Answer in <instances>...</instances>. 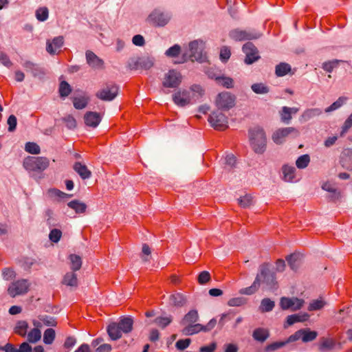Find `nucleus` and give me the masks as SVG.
<instances>
[{
    "label": "nucleus",
    "mask_w": 352,
    "mask_h": 352,
    "mask_svg": "<svg viewBox=\"0 0 352 352\" xmlns=\"http://www.w3.org/2000/svg\"><path fill=\"white\" fill-rule=\"evenodd\" d=\"M340 61L341 60H332L327 61L322 64V67L324 71L327 72H331L334 68L338 66V64Z\"/></svg>",
    "instance_id": "52"
},
{
    "label": "nucleus",
    "mask_w": 352,
    "mask_h": 352,
    "mask_svg": "<svg viewBox=\"0 0 352 352\" xmlns=\"http://www.w3.org/2000/svg\"><path fill=\"white\" fill-rule=\"evenodd\" d=\"M198 318L199 316L197 311L196 310H191L185 315L182 320V323L186 325L195 323L197 321Z\"/></svg>",
    "instance_id": "35"
},
{
    "label": "nucleus",
    "mask_w": 352,
    "mask_h": 352,
    "mask_svg": "<svg viewBox=\"0 0 352 352\" xmlns=\"http://www.w3.org/2000/svg\"><path fill=\"white\" fill-rule=\"evenodd\" d=\"M265 283L269 287L272 288L275 285V278L273 274H270L268 265L264 263L259 267V273L257 274L252 285L248 287L241 289V294L251 295L255 293L261 283Z\"/></svg>",
    "instance_id": "2"
},
{
    "label": "nucleus",
    "mask_w": 352,
    "mask_h": 352,
    "mask_svg": "<svg viewBox=\"0 0 352 352\" xmlns=\"http://www.w3.org/2000/svg\"><path fill=\"white\" fill-rule=\"evenodd\" d=\"M64 39L63 36H57L52 41H47L46 50L50 54H58L63 45Z\"/></svg>",
    "instance_id": "18"
},
{
    "label": "nucleus",
    "mask_w": 352,
    "mask_h": 352,
    "mask_svg": "<svg viewBox=\"0 0 352 352\" xmlns=\"http://www.w3.org/2000/svg\"><path fill=\"white\" fill-rule=\"evenodd\" d=\"M28 329V322L24 320H21L16 323L14 331H15L16 333L19 334L21 336L24 337L27 334Z\"/></svg>",
    "instance_id": "37"
},
{
    "label": "nucleus",
    "mask_w": 352,
    "mask_h": 352,
    "mask_svg": "<svg viewBox=\"0 0 352 352\" xmlns=\"http://www.w3.org/2000/svg\"><path fill=\"white\" fill-rule=\"evenodd\" d=\"M33 324L36 327L28 333V340L30 342L35 343L38 342L41 338V332L38 328L41 326V323L36 320H34Z\"/></svg>",
    "instance_id": "24"
},
{
    "label": "nucleus",
    "mask_w": 352,
    "mask_h": 352,
    "mask_svg": "<svg viewBox=\"0 0 352 352\" xmlns=\"http://www.w3.org/2000/svg\"><path fill=\"white\" fill-rule=\"evenodd\" d=\"M74 106L77 109H84L88 102L87 99L85 97L75 98L74 99Z\"/></svg>",
    "instance_id": "55"
},
{
    "label": "nucleus",
    "mask_w": 352,
    "mask_h": 352,
    "mask_svg": "<svg viewBox=\"0 0 352 352\" xmlns=\"http://www.w3.org/2000/svg\"><path fill=\"white\" fill-rule=\"evenodd\" d=\"M317 336L318 333L315 331H311L309 329H302L290 336L287 342H294L301 339L303 342H308L314 340Z\"/></svg>",
    "instance_id": "14"
},
{
    "label": "nucleus",
    "mask_w": 352,
    "mask_h": 352,
    "mask_svg": "<svg viewBox=\"0 0 352 352\" xmlns=\"http://www.w3.org/2000/svg\"><path fill=\"white\" fill-rule=\"evenodd\" d=\"M352 126V113L349 115L347 119L345 120L342 128L341 135H343Z\"/></svg>",
    "instance_id": "64"
},
{
    "label": "nucleus",
    "mask_w": 352,
    "mask_h": 352,
    "mask_svg": "<svg viewBox=\"0 0 352 352\" xmlns=\"http://www.w3.org/2000/svg\"><path fill=\"white\" fill-rule=\"evenodd\" d=\"M55 335V331L53 329H46L43 335V342L47 344H52L54 340Z\"/></svg>",
    "instance_id": "49"
},
{
    "label": "nucleus",
    "mask_w": 352,
    "mask_h": 352,
    "mask_svg": "<svg viewBox=\"0 0 352 352\" xmlns=\"http://www.w3.org/2000/svg\"><path fill=\"white\" fill-rule=\"evenodd\" d=\"M288 342H287V340L285 341V342H273V343L269 344L266 347V350L267 351H276L277 349H279L283 347Z\"/></svg>",
    "instance_id": "61"
},
{
    "label": "nucleus",
    "mask_w": 352,
    "mask_h": 352,
    "mask_svg": "<svg viewBox=\"0 0 352 352\" xmlns=\"http://www.w3.org/2000/svg\"><path fill=\"white\" fill-rule=\"evenodd\" d=\"M70 261V268L72 271H78L82 266V259L80 256L76 254H71L69 256Z\"/></svg>",
    "instance_id": "36"
},
{
    "label": "nucleus",
    "mask_w": 352,
    "mask_h": 352,
    "mask_svg": "<svg viewBox=\"0 0 352 352\" xmlns=\"http://www.w3.org/2000/svg\"><path fill=\"white\" fill-rule=\"evenodd\" d=\"M322 114V110L319 108L307 109L303 111L300 116V119L303 122H307L310 119L319 116Z\"/></svg>",
    "instance_id": "27"
},
{
    "label": "nucleus",
    "mask_w": 352,
    "mask_h": 352,
    "mask_svg": "<svg viewBox=\"0 0 352 352\" xmlns=\"http://www.w3.org/2000/svg\"><path fill=\"white\" fill-rule=\"evenodd\" d=\"M348 98L345 96L339 97L336 101L324 109L325 113H330L340 108L347 101Z\"/></svg>",
    "instance_id": "34"
},
{
    "label": "nucleus",
    "mask_w": 352,
    "mask_h": 352,
    "mask_svg": "<svg viewBox=\"0 0 352 352\" xmlns=\"http://www.w3.org/2000/svg\"><path fill=\"white\" fill-rule=\"evenodd\" d=\"M35 16L38 21H45L49 16V10L47 7H41L36 9Z\"/></svg>",
    "instance_id": "38"
},
{
    "label": "nucleus",
    "mask_w": 352,
    "mask_h": 352,
    "mask_svg": "<svg viewBox=\"0 0 352 352\" xmlns=\"http://www.w3.org/2000/svg\"><path fill=\"white\" fill-rule=\"evenodd\" d=\"M3 278L6 280H10L16 277V272L12 268H5L2 271Z\"/></svg>",
    "instance_id": "58"
},
{
    "label": "nucleus",
    "mask_w": 352,
    "mask_h": 352,
    "mask_svg": "<svg viewBox=\"0 0 352 352\" xmlns=\"http://www.w3.org/2000/svg\"><path fill=\"white\" fill-rule=\"evenodd\" d=\"M180 51H181L180 46L178 45H175L173 47L168 49L166 51L165 54L168 57H176L179 54Z\"/></svg>",
    "instance_id": "56"
},
{
    "label": "nucleus",
    "mask_w": 352,
    "mask_h": 352,
    "mask_svg": "<svg viewBox=\"0 0 352 352\" xmlns=\"http://www.w3.org/2000/svg\"><path fill=\"white\" fill-rule=\"evenodd\" d=\"M62 232L60 230L53 229L49 234V238L52 242L57 243L60 240Z\"/></svg>",
    "instance_id": "60"
},
{
    "label": "nucleus",
    "mask_w": 352,
    "mask_h": 352,
    "mask_svg": "<svg viewBox=\"0 0 352 352\" xmlns=\"http://www.w3.org/2000/svg\"><path fill=\"white\" fill-rule=\"evenodd\" d=\"M172 322L170 316L157 317L155 319L154 322L161 328H165Z\"/></svg>",
    "instance_id": "51"
},
{
    "label": "nucleus",
    "mask_w": 352,
    "mask_h": 352,
    "mask_svg": "<svg viewBox=\"0 0 352 352\" xmlns=\"http://www.w3.org/2000/svg\"><path fill=\"white\" fill-rule=\"evenodd\" d=\"M249 136L250 145L254 151L259 154L264 153L267 143L264 131L259 127H255L250 130Z\"/></svg>",
    "instance_id": "3"
},
{
    "label": "nucleus",
    "mask_w": 352,
    "mask_h": 352,
    "mask_svg": "<svg viewBox=\"0 0 352 352\" xmlns=\"http://www.w3.org/2000/svg\"><path fill=\"white\" fill-rule=\"evenodd\" d=\"M25 151L29 153L37 155L41 152L40 146L34 142H27L25 146Z\"/></svg>",
    "instance_id": "48"
},
{
    "label": "nucleus",
    "mask_w": 352,
    "mask_h": 352,
    "mask_svg": "<svg viewBox=\"0 0 352 352\" xmlns=\"http://www.w3.org/2000/svg\"><path fill=\"white\" fill-rule=\"evenodd\" d=\"M217 320L214 318L211 319L206 325L204 326L201 324H190L186 325L182 332L184 335L190 336L197 333L200 331H210L216 325Z\"/></svg>",
    "instance_id": "10"
},
{
    "label": "nucleus",
    "mask_w": 352,
    "mask_h": 352,
    "mask_svg": "<svg viewBox=\"0 0 352 352\" xmlns=\"http://www.w3.org/2000/svg\"><path fill=\"white\" fill-rule=\"evenodd\" d=\"M324 305H325V302L322 298L314 300L310 302V304L308 307V310L309 311L319 310V309H321L322 308H323Z\"/></svg>",
    "instance_id": "50"
},
{
    "label": "nucleus",
    "mask_w": 352,
    "mask_h": 352,
    "mask_svg": "<svg viewBox=\"0 0 352 352\" xmlns=\"http://www.w3.org/2000/svg\"><path fill=\"white\" fill-rule=\"evenodd\" d=\"M252 336L254 340L263 342L270 336V333L267 329L257 328L253 331Z\"/></svg>",
    "instance_id": "30"
},
{
    "label": "nucleus",
    "mask_w": 352,
    "mask_h": 352,
    "mask_svg": "<svg viewBox=\"0 0 352 352\" xmlns=\"http://www.w3.org/2000/svg\"><path fill=\"white\" fill-rule=\"evenodd\" d=\"M208 122L216 130L223 131L228 127L227 116L218 111L212 112L209 116Z\"/></svg>",
    "instance_id": "8"
},
{
    "label": "nucleus",
    "mask_w": 352,
    "mask_h": 352,
    "mask_svg": "<svg viewBox=\"0 0 352 352\" xmlns=\"http://www.w3.org/2000/svg\"><path fill=\"white\" fill-rule=\"evenodd\" d=\"M309 318V315L307 313L293 314L288 316L287 318L286 323L284 324V327L287 328L288 326L292 325L296 322H302L307 320Z\"/></svg>",
    "instance_id": "22"
},
{
    "label": "nucleus",
    "mask_w": 352,
    "mask_h": 352,
    "mask_svg": "<svg viewBox=\"0 0 352 352\" xmlns=\"http://www.w3.org/2000/svg\"><path fill=\"white\" fill-rule=\"evenodd\" d=\"M230 37L234 41H245L256 39L261 36L260 32L254 30H241L239 29L232 30L229 34Z\"/></svg>",
    "instance_id": "15"
},
{
    "label": "nucleus",
    "mask_w": 352,
    "mask_h": 352,
    "mask_svg": "<svg viewBox=\"0 0 352 352\" xmlns=\"http://www.w3.org/2000/svg\"><path fill=\"white\" fill-rule=\"evenodd\" d=\"M204 43L201 41H194L189 43V56L192 61L200 63L206 60V54L204 52Z\"/></svg>",
    "instance_id": "6"
},
{
    "label": "nucleus",
    "mask_w": 352,
    "mask_h": 352,
    "mask_svg": "<svg viewBox=\"0 0 352 352\" xmlns=\"http://www.w3.org/2000/svg\"><path fill=\"white\" fill-rule=\"evenodd\" d=\"M274 302L270 298H264L262 300L260 309L262 312H268L273 309L274 307Z\"/></svg>",
    "instance_id": "44"
},
{
    "label": "nucleus",
    "mask_w": 352,
    "mask_h": 352,
    "mask_svg": "<svg viewBox=\"0 0 352 352\" xmlns=\"http://www.w3.org/2000/svg\"><path fill=\"white\" fill-rule=\"evenodd\" d=\"M299 111L297 107H283L280 113L281 121L284 123L289 124L292 120V114H295Z\"/></svg>",
    "instance_id": "23"
},
{
    "label": "nucleus",
    "mask_w": 352,
    "mask_h": 352,
    "mask_svg": "<svg viewBox=\"0 0 352 352\" xmlns=\"http://www.w3.org/2000/svg\"><path fill=\"white\" fill-rule=\"evenodd\" d=\"M310 162V157L307 154L300 155L296 161L297 168L303 169L307 167Z\"/></svg>",
    "instance_id": "40"
},
{
    "label": "nucleus",
    "mask_w": 352,
    "mask_h": 352,
    "mask_svg": "<svg viewBox=\"0 0 352 352\" xmlns=\"http://www.w3.org/2000/svg\"><path fill=\"white\" fill-rule=\"evenodd\" d=\"M170 19V16L160 10H154L148 16L147 21L154 26H164Z\"/></svg>",
    "instance_id": "13"
},
{
    "label": "nucleus",
    "mask_w": 352,
    "mask_h": 352,
    "mask_svg": "<svg viewBox=\"0 0 352 352\" xmlns=\"http://www.w3.org/2000/svg\"><path fill=\"white\" fill-rule=\"evenodd\" d=\"M210 274L207 271L201 272L197 277L198 283L201 285H204L210 280Z\"/></svg>",
    "instance_id": "57"
},
{
    "label": "nucleus",
    "mask_w": 352,
    "mask_h": 352,
    "mask_svg": "<svg viewBox=\"0 0 352 352\" xmlns=\"http://www.w3.org/2000/svg\"><path fill=\"white\" fill-rule=\"evenodd\" d=\"M212 79L215 80V81L228 89L232 88L234 86L233 80L231 78L223 76H210Z\"/></svg>",
    "instance_id": "31"
},
{
    "label": "nucleus",
    "mask_w": 352,
    "mask_h": 352,
    "mask_svg": "<svg viewBox=\"0 0 352 352\" xmlns=\"http://www.w3.org/2000/svg\"><path fill=\"white\" fill-rule=\"evenodd\" d=\"M230 57V50L228 47H223L220 51V58L222 61L226 62Z\"/></svg>",
    "instance_id": "62"
},
{
    "label": "nucleus",
    "mask_w": 352,
    "mask_h": 352,
    "mask_svg": "<svg viewBox=\"0 0 352 352\" xmlns=\"http://www.w3.org/2000/svg\"><path fill=\"white\" fill-rule=\"evenodd\" d=\"M186 297L180 293L172 294L169 297V303L173 306L182 307L186 304Z\"/></svg>",
    "instance_id": "29"
},
{
    "label": "nucleus",
    "mask_w": 352,
    "mask_h": 352,
    "mask_svg": "<svg viewBox=\"0 0 352 352\" xmlns=\"http://www.w3.org/2000/svg\"><path fill=\"white\" fill-rule=\"evenodd\" d=\"M253 197L250 195H245L238 199V204L242 208H248L253 204Z\"/></svg>",
    "instance_id": "41"
},
{
    "label": "nucleus",
    "mask_w": 352,
    "mask_h": 352,
    "mask_svg": "<svg viewBox=\"0 0 352 352\" xmlns=\"http://www.w3.org/2000/svg\"><path fill=\"white\" fill-rule=\"evenodd\" d=\"M252 90L257 94H265L269 92V88L263 83H254L251 86Z\"/></svg>",
    "instance_id": "46"
},
{
    "label": "nucleus",
    "mask_w": 352,
    "mask_h": 352,
    "mask_svg": "<svg viewBox=\"0 0 352 352\" xmlns=\"http://www.w3.org/2000/svg\"><path fill=\"white\" fill-rule=\"evenodd\" d=\"M286 260L293 270H296L300 265V259L298 254H291L287 257Z\"/></svg>",
    "instance_id": "43"
},
{
    "label": "nucleus",
    "mask_w": 352,
    "mask_h": 352,
    "mask_svg": "<svg viewBox=\"0 0 352 352\" xmlns=\"http://www.w3.org/2000/svg\"><path fill=\"white\" fill-rule=\"evenodd\" d=\"M138 64L140 67L144 69H148L153 67L154 64V59L149 57L140 58L138 61Z\"/></svg>",
    "instance_id": "47"
},
{
    "label": "nucleus",
    "mask_w": 352,
    "mask_h": 352,
    "mask_svg": "<svg viewBox=\"0 0 352 352\" xmlns=\"http://www.w3.org/2000/svg\"><path fill=\"white\" fill-rule=\"evenodd\" d=\"M30 283L26 279H20L12 282L8 288V294L11 297L23 295L29 290Z\"/></svg>",
    "instance_id": "9"
},
{
    "label": "nucleus",
    "mask_w": 352,
    "mask_h": 352,
    "mask_svg": "<svg viewBox=\"0 0 352 352\" xmlns=\"http://www.w3.org/2000/svg\"><path fill=\"white\" fill-rule=\"evenodd\" d=\"M190 343V340L189 338L184 339V340H179L176 344L175 346L177 349L179 350H184L186 349Z\"/></svg>",
    "instance_id": "63"
},
{
    "label": "nucleus",
    "mask_w": 352,
    "mask_h": 352,
    "mask_svg": "<svg viewBox=\"0 0 352 352\" xmlns=\"http://www.w3.org/2000/svg\"><path fill=\"white\" fill-rule=\"evenodd\" d=\"M291 70V67L287 63H280L276 67V74L278 76H283Z\"/></svg>",
    "instance_id": "45"
},
{
    "label": "nucleus",
    "mask_w": 352,
    "mask_h": 352,
    "mask_svg": "<svg viewBox=\"0 0 352 352\" xmlns=\"http://www.w3.org/2000/svg\"><path fill=\"white\" fill-rule=\"evenodd\" d=\"M67 206L75 210L77 214H82L85 212L87 209V205L78 200H73L67 204Z\"/></svg>",
    "instance_id": "33"
},
{
    "label": "nucleus",
    "mask_w": 352,
    "mask_h": 352,
    "mask_svg": "<svg viewBox=\"0 0 352 352\" xmlns=\"http://www.w3.org/2000/svg\"><path fill=\"white\" fill-rule=\"evenodd\" d=\"M243 52L245 54V63L252 64L259 58L258 50L252 43H247L243 47Z\"/></svg>",
    "instance_id": "17"
},
{
    "label": "nucleus",
    "mask_w": 352,
    "mask_h": 352,
    "mask_svg": "<svg viewBox=\"0 0 352 352\" xmlns=\"http://www.w3.org/2000/svg\"><path fill=\"white\" fill-rule=\"evenodd\" d=\"M84 120L85 123L87 126L95 128L100 122L101 118L99 113L96 112L89 111L85 113L84 116Z\"/></svg>",
    "instance_id": "20"
},
{
    "label": "nucleus",
    "mask_w": 352,
    "mask_h": 352,
    "mask_svg": "<svg viewBox=\"0 0 352 352\" xmlns=\"http://www.w3.org/2000/svg\"><path fill=\"white\" fill-rule=\"evenodd\" d=\"M107 332L112 340H116L121 338L122 331L117 323H112L108 326Z\"/></svg>",
    "instance_id": "32"
},
{
    "label": "nucleus",
    "mask_w": 352,
    "mask_h": 352,
    "mask_svg": "<svg viewBox=\"0 0 352 352\" xmlns=\"http://www.w3.org/2000/svg\"><path fill=\"white\" fill-rule=\"evenodd\" d=\"M133 321L131 318L125 317L122 318L117 324L120 327L122 332L128 333L131 332L133 329Z\"/></svg>",
    "instance_id": "28"
},
{
    "label": "nucleus",
    "mask_w": 352,
    "mask_h": 352,
    "mask_svg": "<svg viewBox=\"0 0 352 352\" xmlns=\"http://www.w3.org/2000/svg\"><path fill=\"white\" fill-rule=\"evenodd\" d=\"M71 91H72V89H71L70 85L67 82L63 81L60 82V87H59V92H60V96H62V97L67 96L70 94Z\"/></svg>",
    "instance_id": "54"
},
{
    "label": "nucleus",
    "mask_w": 352,
    "mask_h": 352,
    "mask_svg": "<svg viewBox=\"0 0 352 352\" xmlns=\"http://www.w3.org/2000/svg\"><path fill=\"white\" fill-rule=\"evenodd\" d=\"M204 89L199 85H193L188 89L176 91L173 95V102L179 107H185L196 102L204 95Z\"/></svg>",
    "instance_id": "1"
},
{
    "label": "nucleus",
    "mask_w": 352,
    "mask_h": 352,
    "mask_svg": "<svg viewBox=\"0 0 352 352\" xmlns=\"http://www.w3.org/2000/svg\"><path fill=\"white\" fill-rule=\"evenodd\" d=\"M303 299L298 298H287L283 297L280 301V307L283 310L291 309L292 311H297L304 305Z\"/></svg>",
    "instance_id": "16"
},
{
    "label": "nucleus",
    "mask_w": 352,
    "mask_h": 352,
    "mask_svg": "<svg viewBox=\"0 0 352 352\" xmlns=\"http://www.w3.org/2000/svg\"><path fill=\"white\" fill-rule=\"evenodd\" d=\"M75 272L76 271L67 272L63 278V284L69 287H76L78 286V281Z\"/></svg>",
    "instance_id": "25"
},
{
    "label": "nucleus",
    "mask_w": 352,
    "mask_h": 352,
    "mask_svg": "<svg viewBox=\"0 0 352 352\" xmlns=\"http://www.w3.org/2000/svg\"><path fill=\"white\" fill-rule=\"evenodd\" d=\"M335 344L333 339L322 338L320 340L319 349L320 351H326L331 349Z\"/></svg>",
    "instance_id": "39"
},
{
    "label": "nucleus",
    "mask_w": 352,
    "mask_h": 352,
    "mask_svg": "<svg viewBox=\"0 0 352 352\" xmlns=\"http://www.w3.org/2000/svg\"><path fill=\"white\" fill-rule=\"evenodd\" d=\"M223 162L225 170L230 171L236 164V158L232 154L227 155Z\"/></svg>",
    "instance_id": "42"
},
{
    "label": "nucleus",
    "mask_w": 352,
    "mask_h": 352,
    "mask_svg": "<svg viewBox=\"0 0 352 352\" xmlns=\"http://www.w3.org/2000/svg\"><path fill=\"white\" fill-rule=\"evenodd\" d=\"M246 300L243 297H236L228 300V305L230 307H239L244 305Z\"/></svg>",
    "instance_id": "59"
},
{
    "label": "nucleus",
    "mask_w": 352,
    "mask_h": 352,
    "mask_svg": "<svg viewBox=\"0 0 352 352\" xmlns=\"http://www.w3.org/2000/svg\"><path fill=\"white\" fill-rule=\"evenodd\" d=\"M292 135L294 138L299 135V131L294 127H285L277 129L272 135L273 141L280 144L283 143L287 137Z\"/></svg>",
    "instance_id": "11"
},
{
    "label": "nucleus",
    "mask_w": 352,
    "mask_h": 352,
    "mask_svg": "<svg viewBox=\"0 0 352 352\" xmlns=\"http://www.w3.org/2000/svg\"><path fill=\"white\" fill-rule=\"evenodd\" d=\"M182 81L181 73L175 69H170L164 74L162 80V85L165 87H177Z\"/></svg>",
    "instance_id": "12"
},
{
    "label": "nucleus",
    "mask_w": 352,
    "mask_h": 352,
    "mask_svg": "<svg viewBox=\"0 0 352 352\" xmlns=\"http://www.w3.org/2000/svg\"><path fill=\"white\" fill-rule=\"evenodd\" d=\"M73 168L82 179H89L91 176V172L87 166L80 162H75Z\"/></svg>",
    "instance_id": "21"
},
{
    "label": "nucleus",
    "mask_w": 352,
    "mask_h": 352,
    "mask_svg": "<svg viewBox=\"0 0 352 352\" xmlns=\"http://www.w3.org/2000/svg\"><path fill=\"white\" fill-rule=\"evenodd\" d=\"M48 194L51 197L60 199L69 198L71 197L70 195H68L56 188L50 189L48 190Z\"/></svg>",
    "instance_id": "53"
},
{
    "label": "nucleus",
    "mask_w": 352,
    "mask_h": 352,
    "mask_svg": "<svg viewBox=\"0 0 352 352\" xmlns=\"http://www.w3.org/2000/svg\"><path fill=\"white\" fill-rule=\"evenodd\" d=\"M23 166L28 171L43 172L50 166V160L45 157L28 156L23 160Z\"/></svg>",
    "instance_id": "4"
},
{
    "label": "nucleus",
    "mask_w": 352,
    "mask_h": 352,
    "mask_svg": "<svg viewBox=\"0 0 352 352\" xmlns=\"http://www.w3.org/2000/svg\"><path fill=\"white\" fill-rule=\"evenodd\" d=\"M118 87L113 83H107L97 91L98 98L104 101L113 100L118 94Z\"/></svg>",
    "instance_id": "7"
},
{
    "label": "nucleus",
    "mask_w": 352,
    "mask_h": 352,
    "mask_svg": "<svg viewBox=\"0 0 352 352\" xmlns=\"http://www.w3.org/2000/svg\"><path fill=\"white\" fill-rule=\"evenodd\" d=\"M86 60L87 64L95 69L102 68L104 64L102 59L96 56L93 52L89 50L86 52Z\"/></svg>",
    "instance_id": "19"
},
{
    "label": "nucleus",
    "mask_w": 352,
    "mask_h": 352,
    "mask_svg": "<svg viewBox=\"0 0 352 352\" xmlns=\"http://www.w3.org/2000/svg\"><path fill=\"white\" fill-rule=\"evenodd\" d=\"M214 102L219 110L227 111L235 106L236 97L230 92L222 91L217 96Z\"/></svg>",
    "instance_id": "5"
},
{
    "label": "nucleus",
    "mask_w": 352,
    "mask_h": 352,
    "mask_svg": "<svg viewBox=\"0 0 352 352\" xmlns=\"http://www.w3.org/2000/svg\"><path fill=\"white\" fill-rule=\"evenodd\" d=\"M283 179L287 182H292L296 176V168L292 166L284 165L282 167Z\"/></svg>",
    "instance_id": "26"
}]
</instances>
